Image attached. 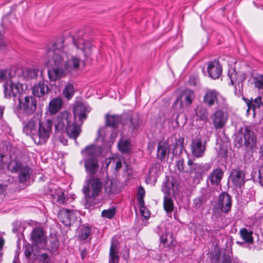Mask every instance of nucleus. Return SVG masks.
<instances>
[{"instance_id": "obj_1", "label": "nucleus", "mask_w": 263, "mask_h": 263, "mask_svg": "<svg viewBox=\"0 0 263 263\" xmlns=\"http://www.w3.org/2000/svg\"><path fill=\"white\" fill-rule=\"evenodd\" d=\"M88 107L83 103L76 105L73 109V115L71 113L64 111L60 112L56 118L55 129L56 131L65 132L68 137L75 140L80 135L81 126L87 118Z\"/></svg>"}, {"instance_id": "obj_2", "label": "nucleus", "mask_w": 263, "mask_h": 263, "mask_svg": "<svg viewBox=\"0 0 263 263\" xmlns=\"http://www.w3.org/2000/svg\"><path fill=\"white\" fill-rule=\"evenodd\" d=\"M64 39L58 38L47 49L46 55L48 64L51 66H64L67 71L79 68L80 59L76 57L69 59L64 51Z\"/></svg>"}, {"instance_id": "obj_3", "label": "nucleus", "mask_w": 263, "mask_h": 263, "mask_svg": "<svg viewBox=\"0 0 263 263\" xmlns=\"http://www.w3.org/2000/svg\"><path fill=\"white\" fill-rule=\"evenodd\" d=\"M103 148L101 146L91 144L86 146L81 151L84 156L85 171L88 176H94L99 168V157L102 154Z\"/></svg>"}, {"instance_id": "obj_4", "label": "nucleus", "mask_w": 263, "mask_h": 263, "mask_svg": "<svg viewBox=\"0 0 263 263\" xmlns=\"http://www.w3.org/2000/svg\"><path fill=\"white\" fill-rule=\"evenodd\" d=\"M17 101L18 104L14 111L19 118L29 117L36 111L37 100L34 96H26L24 98L21 96Z\"/></svg>"}, {"instance_id": "obj_5", "label": "nucleus", "mask_w": 263, "mask_h": 263, "mask_svg": "<svg viewBox=\"0 0 263 263\" xmlns=\"http://www.w3.org/2000/svg\"><path fill=\"white\" fill-rule=\"evenodd\" d=\"M103 188V182L101 178L97 176H90L83 186L82 191L86 201L85 205L92 198L98 197Z\"/></svg>"}, {"instance_id": "obj_6", "label": "nucleus", "mask_w": 263, "mask_h": 263, "mask_svg": "<svg viewBox=\"0 0 263 263\" xmlns=\"http://www.w3.org/2000/svg\"><path fill=\"white\" fill-rule=\"evenodd\" d=\"M189 166V174L193 178L194 181L199 183L203 177L211 170L212 164L209 163H195L192 159H189L187 162Z\"/></svg>"}, {"instance_id": "obj_7", "label": "nucleus", "mask_w": 263, "mask_h": 263, "mask_svg": "<svg viewBox=\"0 0 263 263\" xmlns=\"http://www.w3.org/2000/svg\"><path fill=\"white\" fill-rule=\"evenodd\" d=\"M52 121L50 119L43 121L40 120L34 140L36 144H42L47 142L52 132Z\"/></svg>"}, {"instance_id": "obj_8", "label": "nucleus", "mask_w": 263, "mask_h": 263, "mask_svg": "<svg viewBox=\"0 0 263 263\" xmlns=\"http://www.w3.org/2000/svg\"><path fill=\"white\" fill-rule=\"evenodd\" d=\"M141 124V120L139 114L128 111L122 114V125L126 126L131 133L139 129Z\"/></svg>"}, {"instance_id": "obj_9", "label": "nucleus", "mask_w": 263, "mask_h": 263, "mask_svg": "<svg viewBox=\"0 0 263 263\" xmlns=\"http://www.w3.org/2000/svg\"><path fill=\"white\" fill-rule=\"evenodd\" d=\"M232 205V197L226 192H222L217 199V209L214 211L218 215L222 213H228L230 211Z\"/></svg>"}, {"instance_id": "obj_10", "label": "nucleus", "mask_w": 263, "mask_h": 263, "mask_svg": "<svg viewBox=\"0 0 263 263\" xmlns=\"http://www.w3.org/2000/svg\"><path fill=\"white\" fill-rule=\"evenodd\" d=\"M23 120V119H21ZM40 119L37 116H33L28 121L22 120L23 125V132L27 136H30L34 140L36 134Z\"/></svg>"}, {"instance_id": "obj_11", "label": "nucleus", "mask_w": 263, "mask_h": 263, "mask_svg": "<svg viewBox=\"0 0 263 263\" xmlns=\"http://www.w3.org/2000/svg\"><path fill=\"white\" fill-rule=\"evenodd\" d=\"M194 98V93L193 91L190 89H186L182 92L181 96H178L174 103L172 107L176 111L181 112L183 107V99L186 105H189L192 103Z\"/></svg>"}, {"instance_id": "obj_12", "label": "nucleus", "mask_w": 263, "mask_h": 263, "mask_svg": "<svg viewBox=\"0 0 263 263\" xmlns=\"http://www.w3.org/2000/svg\"><path fill=\"white\" fill-rule=\"evenodd\" d=\"M5 97L8 99L12 98L14 103L21 97L20 93V87L19 84H15L11 80L6 81L4 85Z\"/></svg>"}, {"instance_id": "obj_13", "label": "nucleus", "mask_w": 263, "mask_h": 263, "mask_svg": "<svg viewBox=\"0 0 263 263\" xmlns=\"http://www.w3.org/2000/svg\"><path fill=\"white\" fill-rule=\"evenodd\" d=\"M75 46L80 49L83 53L85 60L90 58L92 53V44L91 43L84 41L82 37L74 36L72 39Z\"/></svg>"}, {"instance_id": "obj_14", "label": "nucleus", "mask_w": 263, "mask_h": 263, "mask_svg": "<svg viewBox=\"0 0 263 263\" xmlns=\"http://www.w3.org/2000/svg\"><path fill=\"white\" fill-rule=\"evenodd\" d=\"M206 141H202L201 138H197L192 140L191 144L192 155L197 157H201L205 150Z\"/></svg>"}, {"instance_id": "obj_15", "label": "nucleus", "mask_w": 263, "mask_h": 263, "mask_svg": "<svg viewBox=\"0 0 263 263\" xmlns=\"http://www.w3.org/2000/svg\"><path fill=\"white\" fill-rule=\"evenodd\" d=\"M213 125L216 129H221L223 128L228 120V115L227 112L222 110H216L212 116Z\"/></svg>"}, {"instance_id": "obj_16", "label": "nucleus", "mask_w": 263, "mask_h": 263, "mask_svg": "<svg viewBox=\"0 0 263 263\" xmlns=\"http://www.w3.org/2000/svg\"><path fill=\"white\" fill-rule=\"evenodd\" d=\"M246 172L240 169H233L230 175L233 185L237 187H241L245 183Z\"/></svg>"}, {"instance_id": "obj_17", "label": "nucleus", "mask_w": 263, "mask_h": 263, "mask_svg": "<svg viewBox=\"0 0 263 263\" xmlns=\"http://www.w3.org/2000/svg\"><path fill=\"white\" fill-rule=\"evenodd\" d=\"M219 93L215 89H208L203 98V103L208 107L218 104Z\"/></svg>"}, {"instance_id": "obj_18", "label": "nucleus", "mask_w": 263, "mask_h": 263, "mask_svg": "<svg viewBox=\"0 0 263 263\" xmlns=\"http://www.w3.org/2000/svg\"><path fill=\"white\" fill-rule=\"evenodd\" d=\"M58 217L63 224L68 226L74 221L75 216L72 211L63 208L59 211Z\"/></svg>"}, {"instance_id": "obj_19", "label": "nucleus", "mask_w": 263, "mask_h": 263, "mask_svg": "<svg viewBox=\"0 0 263 263\" xmlns=\"http://www.w3.org/2000/svg\"><path fill=\"white\" fill-rule=\"evenodd\" d=\"M49 92V88L47 84H45L43 78L32 87V92L34 96L43 97Z\"/></svg>"}, {"instance_id": "obj_20", "label": "nucleus", "mask_w": 263, "mask_h": 263, "mask_svg": "<svg viewBox=\"0 0 263 263\" xmlns=\"http://www.w3.org/2000/svg\"><path fill=\"white\" fill-rule=\"evenodd\" d=\"M207 70L209 77L215 80L220 76L222 73V67L218 60H214L208 63Z\"/></svg>"}, {"instance_id": "obj_21", "label": "nucleus", "mask_w": 263, "mask_h": 263, "mask_svg": "<svg viewBox=\"0 0 263 263\" xmlns=\"http://www.w3.org/2000/svg\"><path fill=\"white\" fill-rule=\"evenodd\" d=\"M224 175V172L221 168L217 167L213 170L207 177V183L211 185L218 186L220 184Z\"/></svg>"}, {"instance_id": "obj_22", "label": "nucleus", "mask_w": 263, "mask_h": 263, "mask_svg": "<svg viewBox=\"0 0 263 263\" xmlns=\"http://www.w3.org/2000/svg\"><path fill=\"white\" fill-rule=\"evenodd\" d=\"M244 144L248 149L256 147V139L254 134L248 127H246L243 133Z\"/></svg>"}, {"instance_id": "obj_23", "label": "nucleus", "mask_w": 263, "mask_h": 263, "mask_svg": "<svg viewBox=\"0 0 263 263\" xmlns=\"http://www.w3.org/2000/svg\"><path fill=\"white\" fill-rule=\"evenodd\" d=\"M52 68L48 70V75L50 81H55L60 79L64 74L66 68L64 66H52Z\"/></svg>"}, {"instance_id": "obj_24", "label": "nucleus", "mask_w": 263, "mask_h": 263, "mask_svg": "<svg viewBox=\"0 0 263 263\" xmlns=\"http://www.w3.org/2000/svg\"><path fill=\"white\" fill-rule=\"evenodd\" d=\"M63 102L61 98L57 97L52 99L49 103L48 110L50 115H55L62 107Z\"/></svg>"}, {"instance_id": "obj_25", "label": "nucleus", "mask_w": 263, "mask_h": 263, "mask_svg": "<svg viewBox=\"0 0 263 263\" xmlns=\"http://www.w3.org/2000/svg\"><path fill=\"white\" fill-rule=\"evenodd\" d=\"M170 153L168 144L165 142H159L157 146V158L161 161H163L167 158Z\"/></svg>"}, {"instance_id": "obj_26", "label": "nucleus", "mask_w": 263, "mask_h": 263, "mask_svg": "<svg viewBox=\"0 0 263 263\" xmlns=\"http://www.w3.org/2000/svg\"><path fill=\"white\" fill-rule=\"evenodd\" d=\"M31 238L34 243L41 245L44 243L46 240L44 231L40 228H35L33 229L31 234Z\"/></svg>"}, {"instance_id": "obj_27", "label": "nucleus", "mask_w": 263, "mask_h": 263, "mask_svg": "<svg viewBox=\"0 0 263 263\" xmlns=\"http://www.w3.org/2000/svg\"><path fill=\"white\" fill-rule=\"evenodd\" d=\"M122 124V115H106L105 125L110 126L112 128H116L120 123Z\"/></svg>"}, {"instance_id": "obj_28", "label": "nucleus", "mask_w": 263, "mask_h": 263, "mask_svg": "<svg viewBox=\"0 0 263 263\" xmlns=\"http://www.w3.org/2000/svg\"><path fill=\"white\" fill-rule=\"evenodd\" d=\"M118 253V245L111 241L109 253V263H119L120 258Z\"/></svg>"}, {"instance_id": "obj_29", "label": "nucleus", "mask_w": 263, "mask_h": 263, "mask_svg": "<svg viewBox=\"0 0 263 263\" xmlns=\"http://www.w3.org/2000/svg\"><path fill=\"white\" fill-rule=\"evenodd\" d=\"M39 72L41 77H42V70L40 71L39 69L31 68H26L22 71V76L26 80H30L36 79Z\"/></svg>"}, {"instance_id": "obj_30", "label": "nucleus", "mask_w": 263, "mask_h": 263, "mask_svg": "<svg viewBox=\"0 0 263 263\" xmlns=\"http://www.w3.org/2000/svg\"><path fill=\"white\" fill-rule=\"evenodd\" d=\"M18 172V177L19 181L21 183H24L29 179L31 170L29 166L25 165Z\"/></svg>"}, {"instance_id": "obj_31", "label": "nucleus", "mask_w": 263, "mask_h": 263, "mask_svg": "<svg viewBox=\"0 0 263 263\" xmlns=\"http://www.w3.org/2000/svg\"><path fill=\"white\" fill-rule=\"evenodd\" d=\"M77 233L79 239L84 240L86 239L90 235V228L88 226L82 225L78 229Z\"/></svg>"}, {"instance_id": "obj_32", "label": "nucleus", "mask_w": 263, "mask_h": 263, "mask_svg": "<svg viewBox=\"0 0 263 263\" xmlns=\"http://www.w3.org/2000/svg\"><path fill=\"white\" fill-rule=\"evenodd\" d=\"M184 145V138L179 137L178 139H175V142L174 144V148L172 150V154L173 156H177L180 155L182 152Z\"/></svg>"}, {"instance_id": "obj_33", "label": "nucleus", "mask_w": 263, "mask_h": 263, "mask_svg": "<svg viewBox=\"0 0 263 263\" xmlns=\"http://www.w3.org/2000/svg\"><path fill=\"white\" fill-rule=\"evenodd\" d=\"M44 246L50 252H54L59 247V241L56 238H50L48 240H45Z\"/></svg>"}, {"instance_id": "obj_34", "label": "nucleus", "mask_w": 263, "mask_h": 263, "mask_svg": "<svg viewBox=\"0 0 263 263\" xmlns=\"http://www.w3.org/2000/svg\"><path fill=\"white\" fill-rule=\"evenodd\" d=\"M163 206L167 215L171 214L174 210V202L171 197L164 196Z\"/></svg>"}, {"instance_id": "obj_35", "label": "nucleus", "mask_w": 263, "mask_h": 263, "mask_svg": "<svg viewBox=\"0 0 263 263\" xmlns=\"http://www.w3.org/2000/svg\"><path fill=\"white\" fill-rule=\"evenodd\" d=\"M25 165L20 160H12L8 165V169L12 173H17Z\"/></svg>"}, {"instance_id": "obj_36", "label": "nucleus", "mask_w": 263, "mask_h": 263, "mask_svg": "<svg viewBox=\"0 0 263 263\" xmlns=\"http://www.w3.org/2000/svg\"><path fill=\"white\" fill-rule=\"evenodd\" d=\"M118 147L122 153H127L132 148L130 142L128 139H120L118 143Z\"/></svg>"}, {"instance_id": "obj_37", "label": "nucleus", "mask_w": 263, "mask_h": 263, "mask_svg": "<svg viewBox=\"0 0 263 263\" xmlns=\"http://www.w3.org/2000/svg\"><path fill=\"white\" fill-rule=\"evenodd\" d=\"M104 186L105 193L108 195H110L116 193L117 186L111 179L108 178H106Z\"/></svg>"}, {"instance_id": "obj_38", "label": "nucleus", "mask_w": 263, "mask_h": 263, "mask_svg": "<svg viewBox=\"0 0 263 263\" xmlns=\"http://www.w3.org/2000/svg\"><path fill=\"white\" fill-rule=\"evenodd\" d=\"M197 117L200 120L206 122L208 119L209 112L207 109L202 106H198L195 109Z\"/></svg>"}, {"instance_id": "obj_39", "label": "nucleus", "mask_w": 263, "mask_h": 263, "mask_svg": "<svg viewBox=\"0 0 263 263\" xmlns=\"http://www.w3.org/2000/svg\"><path fill=\"white\" fill-rule=\"evenodd\" d=\"M240 234L241 238L245 242L248 243L253 242V237L252 236L253 232L251 231H248L246 228H243L240 231Z\"/></svg>"}, {"instance_id": "obj_40", "label": "nucleus", "mask_w": 263, "mask_h": 263, "mask_svg": "<svg viewBox=\"0 0 263 263\" xmlns=\"http://www.w3.org/2000/svg\"><path fill=\"white\" fill-rule=\"evenodd\" d=\"M174 186V183L173 182H170L168 179L167 178L166 181L163 183L162 185V191L164 194V195L168 196L171 193V190Z\"/></svg>"}, {"instance_id": "obj_41", "label": "nucleus", "mask_w": 263, "mask_h": 263, "mask_svg": "<svg viewBox=\"0 0 263 263\" xmlns=\"http://www.w3.org/2000/svg\"><path fill=\"white\" fill-rule=\"evenodd\" d=\"M74 93L73 86L71 83H69L66 85L63 90L64 96L67 100H70Z\"/></svg>"}, {"instance_id": "obj_42", "label": "nucleus", "mask_w": 263, "mask_h": 263, "mask_svg": "<svg viewBox=\"0 0 263 263\" xmlns=\"http://www.w3.org/2000/svg\"><path fill=\"white\" fill-rule=\"evenodd\" d=\"M12 76L10 69L0 70V82L11 80Z\"/></svg>"}, {"instance_id": "obj_43", "label": "nucleus", "mask_w": 263, "mask_h": 263, "mask_svg": "<svg viewBox=\"0 0 263 263\" xmlns=\"http://www.w3.org/2000/svg\"><path fill=\"white\" fill-rule=\"evenodd\" d=\"M116 214V210L114 208L108 210H104L101 212V216L103 217L108 219L112 218Z\"/></svg>"}, {"instance_id": "obj_44", "label": "nucleus", "mask_w": 263, "mask_h": 263, "mask_svg": "<svg viewBox=\"0 0 263 263\" xmlns=\"http://www.w3.org/2000/svg\"><path fill=\"white\" fill-rule=\"evenodd\" d=\"M14 21H15V18L13 14H7L5 16L3 17L1 22V26H4L5 25H6L7 26H8L7 22H9L10 24H12L14 22Z\"/></svg>"}, {"instance_id": "obj_45", "label": "nucleus", "mask_w": 263, "mask_h": 263, "mask_svg": "<svg viewBox=\"0 0 263 263\" xmlns=\"http://www.w3.org/2000/svg\"><path fill=\"white\" fill-rule=\"evenodd\" d=\"M228 77L231 80V85H234V83H237L238 72L235 70V69H233L232 71H229Z\"/></svg>"}, {"instance_id": "obj_46", "label": "nucleus", "mask_w": 263, "mask_h": 263, "mask_svg": "<svg viewBox=\"0 0 263 263\" xmlns=\"http://www.w3.org/2000/svg\"><path fill=\"white\" fill-rule=\"evenodd\" d=\"M246 74L243 72L238 73L237 77V86L239 87V91L237 92V94H240V90H241V87H243V82L246 79Z\"/></svg>"}, {"instance_id": "obj_47", "label": "nucleus", "mask_w": 263, "mask_h": 263, "mask_svg": "<svg viewBox=\"0 0 263 263\" xmlns=\"http://www.w3.org/2000/svg\"><path fill=\"white\" fill-rule=\"evenodd\" d=\"M218 156L220 158H227L228 157V147L224 144H220L219 147Z\"/></svg>"}, {"instance_id": "obj_48", "label": "nucleus", "mask_w": 263, "mask_h": 263, "mask_svg": "<svg viewBox=\"0 0 263 263\" xmlns=\"http://www.w3.org/2000/svg\"><path fill=\"white\" fill-rule=\"evenodd\" d=\"M176 166L180 172L186 173H189V170L185 169V165L183 159H180L176 161Z\"/></svg>"}, {"instance_id": "obj_49", "label": "nucleus", "mask_w": 263, "mask_h": 263, "mask_svg": "<svg viewBox=\"0 0 263 263\" xmlns=\"http://www.w3.org/2000/svg\"><path fill=\"white\" fill-rule=\"evenodd\" d=\"M238 132V133L235 135V137L234 138V142L236 144H238L239 146H241L242 145L243 140V133L242 129H240Z\"/></svg>"}, {"instance_id": "obj_50", "label": "nucleus", "mask_w": 263, "mask_h": 263, "mask_svg": "<svg viewBox=\"0 0 263 263\" xmlns=\"http://www.w3.org/2000/svg\"><path fill=\"white\" fill-rule=\"evenodd\" d=\"M144 198H137L138 201V204L139 205L140 207V212L141 213L142 215L145 218H148L149 217V214L147 213V215H145L144 213V210L146 208L144 206Z\"/></svg>"}, {"instance_id": "obj_51", "label": "nucleus", "mask_w": 263, "mask_h": 263, "mask_svg": "<svg viewBox=\"0 0 263 263\" xmlns=\"http://www.w3.org/2000/svg\"><path fill=\"white\" fill-rule=\"evenodd\" d=\"M254 85L259 89H263V75L260 74L255 78Z\"/></svg>"}, {"instance_id": "obj_52", "label": "nucleus", "mask_w": 263, "mask_h": 263, "mask_svg": "<svg viewBox=\"0 0 263 263\" xmlns=\"http://www.w3.org/2000/svg\"><path fill=\"white\" fill-rule=\"evenodd\" d=\"M220 252L219 251H214L211 253L210 259L212 263H218L220 258Z\"/></svg>"}, {"instance_id": "obj_53", "label": "nucleus", "mask_w": 263, "mask_h": 263, "mask_svg": "<svg viewBox=\"0 0 263 263\" xmlns=\"http://www.w3.org/2000/svg\"><path fill=\"white\" fill-rule=\"evenodd\" d=\"M39 263H51L50 258L46 253H43L39 256Z\"/></svg>"}, {"instance_id": "obj_54", "label": "nucleus", "mask_w": 263, "mask_h": 263, "mask_svg": "<svg viewBox=\"0 0 263 263\" xmlns=\"http://www.w3.org/2000/svg\"><path fill=\"white\" fill-rule=\"evenodd\" d=\"M33 251V249L32 246H31L30 245H27L24 250V254L25 256L27 258L30 259L31 258V256Z\"/></svg>"}, {"instance_id": "obj_55", "label": "nucleus", "mask_w": 263, "mask_h": 263, "mask_svg": "<svg viewBox=\"0 0 263 263\" xmlns=\"http://www.w3.org/2000/svg\"><path fill=\"white\" fill-rule=\"evenodd\" d=\"M257 179L258 182L263 187V166H260L258 170Z\"/></svg>"}, {"instance_id": "obj_56", "label": "nucleus", "mask_w": 263, "mask_h": 263, "mask_svg": "<svg viewBox=\"0 0 263 263\" xmlns=\"http://www.w3.org/2000/svg\"><path fill=\"white\" fill-rule=\"evenodd\" d=\"M203 203L202 197L196 198L193 200V203L196 209H199L202 205Z\"/></svg>"}, {"instance_id": "obj_57", "label": "nucleus", "mask_w": 263, "mask_h": 263, "mask_svg": "<svg viewBox=\"0 0 263 263\" xmlns=\"http://www.w3.org/2000/svg\"><path fill=\"white\" fill-rule=\"evenodd\" d=\"M58 202L60 204H65L67 201V199L65 197V194L62 192L60 194L58 195Z\"/></svg>"}, {"instance_id": "obj_58", "label": "nucleus", "mask_w": 263, "mask_h": 263, "mask_svg": "<svg viewBox=\"0 0 263 263\" xmlns=\"http://www.w3.org/2000/svg\"><path fill=\"white\" fill-rule=\"evenodd\" d=\"M145 190L142 186H140L137 191V198H144L145 196Z\"/></svg>"}, {"instance_id": "obj_59", "label": "nucleus", "mask_w": 263, "mask_h": 263, "mask_svg": "<svg viewBox=\"0 0 263 263\" xmlns=\"http://www.w3.org/2000/svg\"><path fill=\"white\" fill-rule=\"evenodd\" d=\"M243 99L248 105V109L247 111L252 109L254 111L255 109L256 108V107L255 106V105L253 104V100H252L251 101H250L248 99H245L244 98H243Z\"/></svg>"}, {"instance_id": "obj_60", "label": "nucleus", "mask_w": 263, "mask_h": 263, "mask_svg": "<svg viewBox=\"0 0 263 263\" xmlns=\"http://www.w3.org/2000/svg\"><path fill=\"white\" fill-rule=\"evenodd\" d=\"M220 263H232L231 256L229 255L224 253L222 256L221 261Z\"/></svg>"}, {"instance_id": "obj_61", "label": "nucleus", "mask_w": 263, "mask_h": 263, "mask_svg": "<svg viewBox=\"0 0 263 263\" xmlns=\"http://www.w3.org/2000/svg\"><path fill=\"white\" fill-rule=\"evenodd\" d=\"M160 243H162L164 246H168L167 243L168 239L167 238V235L163 234L161 235H160Z\"/></svg>"}, {"instance_id": "obj_62", "label": "nucleus", "mask_w": 263, "mask_h": 263, "mask_svg": "<svg viewBox=\"0 0 263 263\" xmlns=\"http://www.w3.org/2000/svg\"><path fill=\"white\" fill-rule=\"evenodd\" d=\"M262 98L260 96H258L253 101V104L255 105L256 108H259L261 105L262 104L261 101Z\"/></svg>"}, {"instance_id": "obj_63", "label": "nucleus", "mask_w": 263, "mask_h": 263, "mask_svg": "<svg viewBox=\"0 0 263 263\" xmlns=\"http://www.w3.org/2000/svg\"><path fill=\"white\" fill-rule=\"evenodd\" d=\"M6 46L3 34L0 32V49Z\"/></svg>"}, {"instance_id": "obj_64", "label": "nucleus", "mask_w": 263, "mask_h": 263, "mask_svg": "<svg viewBox=\"0 0 263 263\" xmlns=\"http://www.w3.org/2000/svg\"><path fill=\"white\" fill-rule=\"evenodd\" d=\"M101 130H102V129H101V128H100L98 130L97 138L95 139L96 141H97L99 140L100 139H101L102 141H104V137L101 135Z\"/></svg>"}]
</instances>
